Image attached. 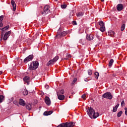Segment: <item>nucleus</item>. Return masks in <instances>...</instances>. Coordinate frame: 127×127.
<instances>
[{
    "label": "nucleus",
    "instance_id": "5",
    "mask_svg": "<svg viewBox=\"0 0 127 127\" xmlns=\"http://www.w3.org/2000/svg\"><path fill=\"white\" fill-rule=\"evenodd\" d=\"M67 35V32L63 31L61 33H58V34L56 36V38H61L64 36Z\"/></svg>",
    "mask_w": 127,
    "mask_h": 127
},
{
    "label": "nucleus",
    "instance_id": "14",
    "mask_svg": "<svg viewBox=\"0 0 127 127\" xmlns=\"http://www.w3.org/2000/svg\"><path fill=\"white\" fill-rule=\"evenodd\" d=\"M19 104L20 105V106H23V107H24V106L26 105L25 101H24V100H23L22 99H19Z\"/></svg>",
    "mask_w": 127,
    "mask_h": 127
},
{
    "label": "nucleus",
    "instance_id": "9",
    "mask_svg": "<svg viewBox=\"0 0 127 127\" xmlns=\"http://www.w3.org/2000/svg\"><path fill=\"white\" fill-rule=\"evenodd\" d=\"M10 31H8L5 33L4 35L3 39V40H7V38L9 37V35H10Z\"/></svg>",
    "mask_w": 127,
    "mask_h": 127
},
{
    "label": "nucleus",
    "instance_id": "28",
    "mask_svg": "<svg viewBox=\"0 0 127 127\" xmlns=\"http://www.w3.org/2000/svg\"><path fill=\"white\" fill-rule=\"evenodd\" d=\"M125 28H126V24H123L121 26V31H124L125 30Z\"/></svg>",
    "mask_w": 127,
    "mask_h": 127
},
{
    "label": "nucleus",
    "instance_id": "30",
    "mask_svg": "<svg viewBox=\"0 0 127 127\" xmlns=\"http://www.w3.org/2000/svg\"><path fill=\"white\" fill-rule=\"evenodd\" d=\"M96 37L97 38L98 40H100L101 38H100V34H99V32H97L96 34Z\"/></svg>",
    "mask_w": 127,
    "mask_h": 127
},
{
    "label": "nucleus",
    "instance_id": "20",
    "mask_svg": "<svg viewBox=\"0 0 127 127\" xmlns=\"http://www.w3.org/2000/svg\"><path fill=\"white\" fill-rule=\"evenodd\" d=\"M8 28H9V25H7L5 27H4L3 28H2L1 30L2 31V33H3V32H4V31H5V30H7V29H8Z\"/></svg>",
    "mask_w": 127,
    "mask_h": 127
},
{
    "label": "nucleus",
    "instance_id": "10",
    "mask_svg": "<svg viewBox=\"0 0 127 127\" xmlns=\"http://www.w3.org/2000/svg\"><path fill=\"white\" fill-rule=\"evenodd\" d=\"M45 102L48 106H50L51 104V101H50V98L48 97V96L46 97L45 98Z\"/></svg>",
    "mask_w": 127,
    "mask_h": 127
},
{
    "label": "nucleus",
    "instance_id": "12",
    "mask_svg": "<svg viewBox=\"0 0 127 127\" xmlns=\"http://www.w3.org/2000/svg\"><path fill=\"white\" fill-rule=\"evenodd\" d=\"M11 4L13 6V10H14V11H15V10H16V4L15 3V2H14V0H12L11 1Z\"/></svg>",
    "mask_w": 127,
    "mask_h": 127
},
{
    "label": "nucleus",
    "instance_id": "32",
    "mask_svg": "<svg viewBox=\"0 0 127 127\" xmlns=\"http://www.w3.org/2000/svg\"><path fill=\"white\" fill-rule=\"evenodd\" d=\"M122 115H123V111H121L117 114V117L120 118Z\"/></svg>",
    "mask_w": 127,
    "mask_h": 127
},
{
    "label": "nucleus",
    "instance_id": "21",
    "mask_svg": "<svg viewBox=\"0 0 127 127\" xmlns=\"http://www.w3.org/2000/svg\"><path fill=\"white\" fill-rule=\"evenodd\" d=\"M83 15H84L83 12H78L76 13V16H77V17H80L81 16H83Z\"/></svg>",
    "mask_w": 127,
    "mask_h": 127
},
{
    "label": "nucleus",
    "instance_id": "43",
    "mask_svg": "<svg viewBox=\"0 0 127 127\" xmlns=\"http://www.w3.org/2000/svg\"><path fill=\"white\" fill-rule=\"evenodd\" d=\"M101 1H105V0H101Z\"/></svg>",
    "mask_w": 127,
    "mask_h": 127
},
{
    "label": "nucleus",
    "instance_id": "39",
    "mask_svg": "<svg viewBox=\"0 0 127 127\" xmlns=\"http://www.w3.org/2000/svg\"><path fill=\"white\" fill-rule=\"evenodd\" d=\"M81 98H82V99H85V98H86V94L82 95Z\"/></svg>",
    "mask_w": 127,
    "mask_h": 127
},
{
    "label": "nucleus",
    "instance_id": "4",
    "mask_svg": "<svg viewBox=\"0 0 127 127\" xmlns=\"http://www.w3.org/2000/svg\"><path fill=\"white\" fill-rule=\"evenodd\" d=\"M102 97L105 99H109V100H112V99H113V95H112V93L109 92L104 93Z\"/></svg>",
    "mask_w": 127,
    "mask_h": 127
},
{
    "label": "nucleus",
    "instance_id": "15",
    "mask_svg": "<svg viewBox=\"0 0 127 127\" xmlns=\"http://www.w3.org/2000/svg\"><path fill=\"white\" fill-rule=\"evenodd\" d=\"M115 34H116V33L114 31L110 30L108 32V35L111 37H115Z\"/></svg>",
    "mask_w": 127,
    "mask_h": 127
},
{
    "label": "nucleus",
    "instance_id": "37",
    "mask_svg": "<svg viewBox=\"0 0 127 127\" xmlns=\"http://www.w3.org/2000/svg\"><path fill=\"white\" fill-rule=\"evenodd\" d=\"M124 110H125V115H126V116H127V107H125V108H124Z\"/></svg>",
    "mask_w": 127,
    "mask_h": 127
},
{
    "label": "nucleus",
    "instance_id": "38",
    "mask_svg": "<svg viewBox=\"0 0 127 127\" xmlns=\"http://www.w3.org/2000/svg\"><path fill=\"white\" fill-rule=\"evenodd\" d=\"M72 23L73 25H77V22H76V21H73Z\"/></svg>",
    "mask_w": 127,
    "mask_h": 127
},
{
    "label": "nucleus",
    "instance_id": "31",
    "mask_svg": "<svg viewBox=\"0 0 127 127\" xmlns=\"http://www.w3.org/2000/svg\"><path fill=\"white\" fill-rule=\"evenodd\" d=\"M94 75H95V78L96 79H98L99 76H100V74H99V72H95L94 73Z\"/></svg>",
    "mask_w": 127,
    "mask_h": 127
},
{
    "label": "nucleus",
    "instance_id": "17",
    "mask_svg": "<svg viewBox=\"0 0 127 127\" xmlns=\"http://www.w3.org/2000/svg\"><path fill=\"white\" fill-rule=\"evenodd\" d=\"M57 96L59 100H60L61 101H63V100L65 99V96L63 95H57Z\"/></svg>",
    "mask_w": 127,
    "mask_h": 127
},
{
    "label": "nucleus",
    "instance_id": "24",
    "mask_svg": "<svg viewBox=\"0 0 127 127\" xmlns=\"http://www.w3.org/2000/svg\"><path fill=\"white\" fill-rule=\"evenodd\" d=\"M64 92L65 91L64 90V89H62L57 93V95H63V94H64Z\"/></svg>",
    "mask_w": 127,
    "mask_h": 127
},
{
    "label": "nucleus",
    "instance_id": "11",
    "mask_svg": "<svg viewBox=\"0 0 127 127\" xmlns=\"http://www.w3.org/2000/svg\"><path fill=\"white\" fill-rule=\"evenodd\" d=\"M117 9L118 11H121L124 9V5L123 4L120 3L117 5Z\"/></svg>",
    "mask_w": 127,
    "mask_h": 127
},
{
    "label": "nucleus",
    "instance_id": "19",
    "mask_svg": "<svg viewBox=\"0 0 127 127\" xmlns=\"http://www.w3.org/2000/svg\"><path fill=\"white\" fill-rule=\"evenodd\" d=\"M52 113H53V111H46L44 113V116H50Z\"/></svg>",
    "mask_w": 127,
    "mask_h": 127
},
{
    "label": "nucleus",
    "instance_id": "33",
    "mask_svg": "<svg viewBox=\"0 0 127 127\" xmlns=\"http://www.w3.org/2000/svg\"><path fill=\"white\" fill-rule=\"evenodd\" d=\"M62 8H66L67 7V4L64 3L61 5Z\"/></svg>",
    "mask_w": 127,
    "mask_h": 127
},
{
    "label": "nucleus",
    "instance_id": "7",
    "mask_svg": "<svg viewBox=\"0 0 127 127\" xmlns=\"http://www.w3.org/2000/svg\"><path fill=\"white\" fill-rule=\"evenodd\" d=\"M33 59V55H30L24 60V63H27Z\"/></svg>",
    "mask_w": 127,
    "mask_h": 127
},
{
    "label": "nucleus",
    "instance_id": "25",
    "mask_svg": "<svg viewBox=\"0 0 127 127\" xmlns=\"http://www.w3.org/2000/svg\"><path fill=\"white\" fill-rule=\"evenodd\" d=\"M4 100V96L2 95H0V103H2Z\"/></svg>",
    "mask_w": 127,
    "mask_h": 127
},
{
    "label": "nucleus",
    "instance_id": "42",
    "mask_svg": "<svg viewBox=\"0 0 127 127\" xmlns=\"http://www.w3.org/2000/svg\"><path fill=\"white\" fill-rule=\"evenodd\" d=\"M64 59V60H68V58H65Z\"/></svg>",
    "mask_w": 127,
    "mask_h": 127
},
{
    "label": "nucleus",
    "instance_id": "27",
    "mask_svg": "<svg viewBox=\"0 0 127 127\" xmlns=\"http://www.w3.org/2000/svg\"><path fill=\"white\" fill-rule=\"evenodd\" d=\"M58 59H59V57L58 56H57L53 59V61L54 63H55V62H56V61H57Z\"/></svg>",
    "mask_w": 127,
    "mask_h": 127
},
{
    "label": "nucleus",
    "instance_id": "40",
    "mask_svg": "<svg viewBox=\"0 0 127 127\" xmlns=\"http://www.w3.org/2000/svg\"><path fill=\"white\" fill-rule=\"evenodd\" d=\"M68 58H71V56L70 55H68L67 56Z\"/></svg>",
    "mask_w": 127,
    "mask_h": 127
},
{
    "label": "nucleus",
    "instance_id": "26",
    "mask_svg": "<svg viewBox=\"0 0 127 127\" xmlns=\"http://www.w3.org/2000/svg\"><path fill=\"white\" fill-rule=\"evenodd\" d=\"M113 63H114V60L111 59L109 63V67H112V66L113 65Z\"/></svg>",
    "mask_w": 127,
    "mask_h": 127
},
{
    "label": "nucleus",
    "instance_id": "34",
    "mask_svg": "<svg viewBox=\"0 0 127 127\" xmlns=\"http://www.w3.org/2000/svg\"><path fill=\"white\" fill-rule=\"evenodd\" d=\"M88 74L89 75V76H91L93 74V72L92 71V70L89 69L88 70Z\"/></svg>",
    "mask_w": 127,
    "mask_h": 127
},
{
    "label": "nucleus",
    "instance_id": "44",
    "mask_svg": "<svg viewBox=\"0 0 127 127\" xmlns=\"http://www.w3.org/2000/svg\"><path fill=\"white\" fill-rule=\"evenodd\" d=\"M86 82H87V80H85Z\"/></svg>",
    "mask_w": 127,
    "mask_h": 127
},
{
    "label": "nucleus",
    "instance_id": "13",
    "mask_svg": "<svg viewBox=\"0 0 127 127\" xmlns=\"http://www.w3.org/2000/svg\"><path fill=\"white\" fill-rule=\"evenodd\" d=\"M86 39L88 40V41H91L94 39V36L93 35H87Z\"/></svg>",
    "mask_w": 127,
    "mask_h": 127
},
{
    "label": "nucleus",
    "instance_id": "29",
    "mask_svg": "<svg viewBox=\"0 0 127 127\" xmlns=\"http://www.w3.org/2000/svg\"><path fill=\"white\" fill-rule=\"evenodd\" d=\"M23 94L24 96H27V95H28V91L27 90L24 89L23 91Z\"/></svg>",
    "mask_w": 127,
    "mask_h": 127
},
{
    "label": "nucleus",
    "instance_id": "22",
    "mask_svg": "<svg viewBox=\"0 0 127 127\" xmlns=\"http://www.w3.org/2000/svg\"><path fill=\"white\" fill-rule=\"evenodd\" d=\"M120 106V104H117L116 105L115 107L113 108V113H116V111L117 110H118V108H119V106Z\"/></svg>",
    "mask_w": 127,
    "mask_h": 127
},
{
    "label": "nucleus",
    "instance_id": "8",
    "mask_svg": "<svg viewBox=\"0 0 127 127\" xmlns=\"http://www.w3.org/2000/svg\"><path fill=\"white\" fill-rule=\"evenodd\" d=\"M23 81L25 83H26L27 85H29V83L30 82V77L28 76H26L23 78Z\"/></svg>",
    "mask_w": 127,
    "mask_h": 127
},
{
    "label": "nucleus",
    "instance_id": "18",
    "mask_svg": "<svg viewBox=\"0 0 127 127\" xmlns=\"http://www.w3.org/2000/svg\"><path fill=\"white\" fill-rule=\"evenodd\" d=\"M26 109L28 110V111H30V110L32 109V106L30 104H27L26 105Z\"/></svg>",
    "mask_w": 127,
    "mask_h": 127
},
{
    "label": "nucleus",
    "instance_id": "35",
    "mask_svg": "<svg viewBox=\"0 0 127 127\" xmlns=\"http://www.w3.org/2000/svg\"><path fill=\"white\" fill-rule=\"evenodd\" d=\"M76 82H77V78H75L73 81L72 82V84H75V83H76Z\"/></svg>",
    "mask_w": 127,
    "mask_h": 127
},
{
    "label": "nucleus",
    "instance_id": "41",
    "mask_svg": "<svg viewBox=\"0 0 127 127\" xmlns=\"http://www.w3.org/2000/svg\"><path fill=\"white\" fill-rule=\"evenodd\" d=\"M2 74V71H0V75H1Z\"/></svg>",
    "mask_w": 127,
    "mask_h": 127
},
{
    "label": "nucleus",
    "instance_id": "2",
    "mask_svg": "<svg viewBox=\"0 0 127 127\" xmlns=\"http://www.w3.org/2000/svg\"><path fill=\"white\" fill-rule=\"evenodd\" d=\"M39 66V63L37 61L32 62L30 64L29 70L30 71H33V70H36Z\"/></svg>",
    "mask_w": 127,
    "mask_h": 127
},
{
    "label": "nucleus",
    "instance_id": "23",
    "mask_svg": "<svg viewBox=\"0 0 127 127\" xmlns=\"http://www.w3.org/2000/svg\"><path fill=\"white\" fill-rule=\"evenodd\" d=\"M52 64H54V62L53 61V60H51L47 64V66H49L50 65H52Z\"/></svg>",
    "mask_w": 127,
    "mask_h": 127
},
{
    "label": "nucleus",
    "instance_id": "36",
    "mask_svg": "<svg viewBox=\"0 0 127 127\" xmlns=\"http://www.w3.org/2000/svg\"><path fill=\"white\" fill-rule=\"evenodd\" d=\"M121 106L122 107H124V106H125V100H122V101L121 102Z\"/></svg>",
    "mask_w": 127,
    "mask_h": 127
},
{
    "label": "nucleus",
    "instance_id": "1",
    "mask_svg": "<svg viewBox=\"0 0 127 127\" xmlns=\"http://www.w3.org/2000/svg\"><path fill=\"white\" fill-rule=\"evenodd\" d=\"M87 113L90 118L93 117V119H97V118L100 116V114L98 112H95V110L91 107H88V110H87Z\"/></svg>",
    "mask_w": 127,
    "mask_h": 127
},
{
    "label": "nucleus",
    "instance_id": "6",
    "mask_svg": "<svg viewBox=\"0 0 127 127\" xmlns=\"http://www.w3.org/2000/svg\"><path fill=\"white\" fill-rule=\"evenodd\" d=\"M99 24L100 26V31L102 32H104L105 30H106V27H105V24L104 23V22L103 21H100L99 22Z\"/></svg>",
    "mask_w": 127,
    "mask_h": 127
},
{
    "label": "nucleus",
    "instance_id": "3",
    "mask_svg": "<svg viewBox=\"0 0 127 127\" xmlns=\"http://www.w3.org/2000/svg\"><path fill=\"white\" fill-rule=\"evenodd\" d=\"M50 6L49 5H46L44 7V11H41V14H44L45 15H46V14L49 13L50 12Z\"/></svg>",
    "mask_w": 127,
    "mask_h": 127
},
{
    "label": "nucleus",
    "instance_id": "16",
    "mask_svg": "<svg viewBox=\"0 0 127 127\" xmlns=\"http://www.w3.org/2000/svg\"><path fill=\"white\" fill-rule=\"evenodd\" d=\"M2 20H3V15H1L0 16V27H2V26H3Z\"/></svg>",
    "mask_w": 127,
    "mask_h": 127
}]
</instances>
